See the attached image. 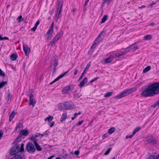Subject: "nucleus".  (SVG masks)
<instances>
[{
  "label": "nucleus",
  "mask_w": 159,
  "mask_h": 159,
  "mask_svg": "<svg viewBox=\"0 0 159 159\" xmlns=\"http://www.w3.org/2000/svg\"><path fill=\"white\" fill-rule=\"evenodd\" d=\"M112 148H109L107 151L105 153L104 155H107L109 154L110 152L111 151Z\"/></svg>",
  "instance_id": "obj_43"
},
{
  "label": "nucleus",
  "mask_w": 159,
  "mask_h": 159,
  "mask_svg": "<svg viewBox=\"0 0 159 159\" xmlns=\"http://www.w3.org/2000/svg\"><path fill=\"white\" fill-rule=\"evenodd\" d=\"M55 156L52 155L50 157H49L47 159H52L53 158L55 157Z\"/></svg>",
  "instance_id": "obj_61"
},
{
  "label": "nucleus",
  "mask_w": 159,
  "mask_h": 159,
  "mask_svg": "<svg viewBox=\"0 0 159 159\" xmlns=\"http://www.w3.org/2000/svg\"><path fill=\"white\" fill-rule=\"evenodd\" d=\"M81 94H80L79 92L75 91L74 92L73 97L74 98H80Z\"/></svg>",
  "instance_id": "obj_23"
},
{
  "label": "nucleus",
  "mask_w": 159,
  "mask_h": 159,
  "mask_svg": "<svg viewBox=\"0 0 159 159\" xmlns=\"http://www.w3.org/2000/svg\"><path fill=\"white\" fill-rule=\"evenodd\" d=\"M147 141L149 143H152L153 144H155L157 143L156 140L152 137V136H148L146 138Z\"/></svg>",
  "instance_id": "obj_11"
},
{
  "label": "nucleus",
  "mask_w": 159,
  "mask_h": 159,
  "mask_svg": "<svg viewBox=\"0 0 159 159\" xmlns=\"http://www.w3.org/2000/svg\"><path fill=\"white\" fill-rule=\"evenodd\" d=\"M79 150H77L75 151V154L76 155H78L79 154Z\"/></svg>",
  "instance_id": "obj_55"
},
{
  "label": "nucleus",
  "mask_w": 159,
  "mask_h": 159,
  "mask_svg": "<svg viewBox=\"0 0 159 159\" xmlns=\"http://www.w3.org/2000/svg\"><path fill=\"white\" fill-rule=\"evenodd\" d=\"M87 5H84L83 11L84 12H85L87 10Z\"/></svg>",
  "instance_id": "obj_49"
},
{
  "label": "nucleus",
  "mask_w": 159,
  "mask_h": 159,
  "mask_svg": "<svg viewBox=\"0 0 159 159\" xmlns=\"http://www.w3.org/2000/svg\"><path fill=\"white\" fill-rule=\"evenodd\" d=\"M140 129V127L139 126H138L136 128H135L134 130L133 133V134L134 135Z\"/></svg>",
  "instance_id": "obj_33"
},
{
  "label": "nucleus",
  "mask_w": 159,
  "mask_h": 159,
  "mask_svg": "<svg viewBox=\"0 0 159 159\" xmlns=\"http://www.w3.org/2000/svg\"><path fill=\"white\" fill-rule=\"evenodd\" d=\"M95 48V44H94L91 47L90 50L89 51V54H91L94 51Z\"/></svg>",
  "instance_id": "obj_32"
},
{
  "label": "nucleus",
  "mask_w": 159,
  "mask_h": 159,
  "mask_svg": "<svg viewBox=\"0 0 159 159\" xmlns=\"http://www.w3.org/2000/svg\"><path fill=\"white\" fill-rule=\"evenodd\" d=\"M67 117V113H64L62 114V116L61 118L60 121L61 122L64 121Z\"/></svg>",
  "instance_id": "obj_25"
},
{
  "label": "nucleus",
  "mask_w": 159,
  "mask_h": 159,
  "mask_svg": "<svg viewBox=\"0 0 159 159\" xmlns=\"http://www.w3.org/2000/svg\"><path fill=\"white\" fill-rule=\"evenodd\" d=\"M134 89H129L124 90L119 95L115 97L116 99H119L124 97L128 95L134 91Z\"/></svg>",
  "instance_id": "obj_4"
},
{
  "label": "nucleus",
  "mask_w": 159,
  "mask_h": 159,
  "mask_svg": "<svg viewBox=\"0 0 159 159\" xmlns=\"http://www.w3.org/2000/svg\"><path fill=\"white\" fill-rule=\"evenodd\" d=\"M39 23L40 21L39 20H38L35 23L34 26L37 27L38 25L39 24Z\"/></svg>",
  "instance_id": "obj_50"
},
{
  "label": "nucleus",
  "mask_w": 159,
  "mask_h": 159,
  "mask_svg": "<svg viewBox=\"0 0 159 159\" xmlns=\"http://www.w3.org/2000/svg\"><path fill=\"white\" fill-rule=\"evenodd\" d=\"M70 69L68 70L66 72H65L64 73L61 74L60 75H59L58 77H57L56 79H55L53 81H52L51 82L50 84H52L55 82H56L59 79H60V78L63 77L70 70Z\"/></svg>",
  "instance_id": "obj_12"
},
{
  "label": "nucleus",
  "mask_w": 159,
  "mask_h": 159,
  "mask_svg": "<svg viewBox=\"0 0 159 159\" xmlns=\"http://www.w3.org/2000/svg\"><path fill=\"white\" fill-rule=\"evenodd\" d=\"M107 15H104L103 16V18L102 19V21H101V23H104L107 20Z\"/></svg>",
  "instance_id": "obj_36"
},
{
  "label": "nucleus",
  "mask_w": 159,
  "mask_h": 159,
  "mask_svg": "<svg viewBox=\"0 0 159 159\" xmlns=\"http://www.w3.org/2000/svg\"><path fill=\"white\" fill-rule=\"evenodd\" d=\"M24 19H22V16H20L17 18V20L18 21V22H20L21 21H23Z\"/></svg>",
  "instance_id": "obj_38"
},
{
  "label": "nucleus",
  "mask_w": 159,
  "mask_h": 159,
  "mask_svg": "<svg viewBox=\"0 0 159 159\" xmlns=\"http://www.w3.org/2000/svg\"><path fill=\"white\" fill-rule=\"evenodd\" d=\"M61 107L66 109L70 110L74 108V105L71 102H66L61 104Z\"/></svg>",
  "instance_id": "obj_5"
},
{
  "label": "nucleus",
  "mask_w": 159,
  "mask_h": 159,
  "mask_svg": "<svg viewBox=\"0 0 159 159\" xmlns=\"http://www.w3.org/2000/svg\"><path fill=\"white\" fill-rule=\"evenodd\" d=\"M159 93V82L151 83L143 89L141 96L143 97L153 96Z\"/></svg>",
  "instance_id": "obj_1"
},
{
  "label": "nucleus",
  "mask_w": 159,
  "mask_h": 159,
  "mask_svg": "<svg viewBox=\"0 0 159 159\" xmlns=\"http://www.w3.org/2000/svg\"><path fill=\"white\" fill-rule=\"evenodd\" d=\"M63 34V32L62 31H60L57 34L56 36L52 39V40L50 42V44L51 45V46H55V43L62 36Z\"/></svg>",
  "instance_id": "obj_6"
},
{
  "label": "nucleus",
  "mask_w": 159,
  "mask_h": 159,
  "mask_svg": "<svg viewBox=\"0 0 159 159\" xmlns=\"http://www.w3.org/2000/svg\"><path fill=\"white\" fill-rule=\"evenodd\" d=\"M98 78H95L93 79L92 80H91V81H90V83H92L94 81H95L96 80H97V79H98Z\"/></svg>",
  "instance_id": "obj_59"
},
{
  "label": "nucleus",
  "mask_w": 159,
  "mask_h": 159,
  "mask_svg": "<svg viewBox=\"0 0 159 159\" xmlns=\"http://www.w3.org/2000/svg\"><path fill=\"white\" fill-rule=\"evenodd\" d=\"M54 23L52 22L51 26L49 27V29L53 30Z\"/></svg>",
  "instance_id": "obj_48"
},
{
  "label": "nucleus",
  "mask_w": 159,
  "mask_h": 159,
  "mask_svg": "<svg viewBox=\"0 0 159 159\" xmlns=\"http://www.w3.org/2000/svg\"><path fill=\"white\" fill-rule=\"evenodd\" d=\"M134 135V134H133V133L131 135H127L126 136V138L127 139H128V138H131Z\"/></svg>",
  "instance_id": "obj_51"
},
{
  "label": "nucleus",
  "mask_w": 159,
  "mask_h": 159,
  "mask_svg": "<svg viewBox=\"0 0 159 159\" xmlns=\"http://www.w3.org/2000/svg\"><path fill=\"white\" fill-rule=\"evenodd\" d=\"M117 57L116 55H111L109 57L106 59L105 60V62L106 63H109L112 61L114 58H116Z\"/></svg>",
  "instance_id": "obj_15"
},
{
  "label": "nucleus",
  "mask_w": 159,
  "mask_h": 159,
  "mask_svg": "<svg viewBox=\"0 0 159 159\" xmlns=\"http://www.w3.org/2000/svg\"><path fill=\"white\" fill-rule=\"evenodd\" d=\"M115 129L114 128L112 127L111 128H110L109 129L108 131V132L109 134H111L115 131Z\"/></svg>",
  "instance_id": "obj_35"
},
{
  "label": "nucleus",
  "mask_w": 159,
  "mask_h": 159,
  "mask_svg": "<svg viewBox=\"0 0 159 159\" xmlns=\"http://www.w3.org/2000/svg\"><path fill=\"white\" fill-rule=\"evenodd\" d=\"M131 49L133 51H135L136 50L138 49L139 48L138 46L135 45V44H133L130 46Z\"/></svg>",
  "instance_id": "obj_22"
},
{
  "label": "nucleus",
  "mask_w": 159,
  "mask_h": 159,
  "mask_svg": "<svg viewBox=\"0 0 159 159\" xmlns=\"http://www.w3.org/2000/svg\"><path fill=\"white\" fill-rule=\"evenodd\" d=\"M102 34V32L101 33L98 35L97 38L96 39L94 42V44H96L99 43L102 41V38L101 37V35Z\"/></svg>",
  "instance_id": "obj_16"
},
{
  "label": "nucleus",
  "mask_w": 159,
  "mask_h": 159,
  "mask_svg": "<svg viewBox=\"0 0 159 159\" xmlns=\"http://www.w3.org/2000/svg\"><path fill=\"white\" fill-rule=\"evenodd\" d=\"M58 65V62L57 61L55 60V62L54 63V66L56 67Z\"/></svg>",
  "instance_id": "obj_53"
},
{
  "label": "nucleus",
  "mask_w": 159,
  "mask_h": 159,
  "mask_svg": "<svg viewBox=\"0 0 159 159\" xmlns=\"http://www.w3.org/2000/svg\"><path fill=\"white\" fill-rule=\"evenodd\" d=\"M83 120L79 121L78 122V123L77 124V125L78 126V125H80L83 123Z\"/></svg>",
  "instance_id": "obj_57"
},
{
  "label": "nucleus",
  "mask_w": 159,
  "mask_h": 159,
  "mask_svg": "<svg viewBox=\"0 0 159 159\" xmlns=\"http://www.w3.org/2000/svg\"><path fill=\"white\" fill-rule=\"evenodd\" d=\"M24 143H21L20 147L19 144H16L13 146L11 149L10 153L12 155H16L20 152H23L24 151Z\"/></svg>",
  "instance_id": "obj_2"
},
{
  "label": "nucleus",
  "mask_w": 159,
  "mask_h": 159,
  "mask_svg": "<svg viewBox=\"0 0 159 159\" xmlns=\"http://www.w3.org/2000/svg\"><path fill=\"white\" fill-rule=\"evenodd\" d=\"M17 58L16 54H12L11 56V59L12 61L15 60Z\"/></svg>",
  "instance_id": "obj_29"
},
{
  "label": "nucleus",
  "mask_w": 159,
  "mask_h": 159,
  "mask_svg": "<svg viewBox=\"0 0 159 159\" xmlns=\"http://www.w3.org/2000/svg\"><path fill=\"white\" fill-rule=\"evenodd\" d=\"M34 145L35 146L37 150L39 151H41L42 150V148L40 147L39 145L37 143H35V144H34Z\"/></svg>",
  "instance_id": "obj_30"
},
{
  "label": "nucleus",
  "mask_w": 159,
  "mask_h": 159,
  "mask_svg": "<svg viewBox=\"0 0 159 159\" xmlns=\"http://www.w3.org/2000/svg\"><path fill=\"white\" fill-rule=\"evenodd\" d=\"M0 75L2 76L3 77H4L5 76V73L4 72H3L0 69Z\"/></svg>",
  "instance_id": "obj_42"
},
{
  "label": "nucleus",
  "mask_w": 159,
  "mask_h": 159,
  "mask_svg": "<svg viewBox=\"0 0 159 159\" xmlns=\"http://www.w3.org/2000/svg\"><path fill=\"white\" fill-rule=\"evenodd\" d=\"M36 103V101L34 98V96L31 94L30 96L29 105H32L33 107H34Z\"/></svg>",
  "instance_id": "obj_10"
},
{
  "label": "nucleus",
  "mask_w": 159,
  "mask_h": 159,
  "mask_svg": "<svg viewBox=\"0 0 159 159\" xmlns=\"http://www.w3.org/2000/svg\"><path fill=\"white\" fill-rule=\"evenodd\" d=\"M40 135H41L42 137H43L44 135V134H37L35 136L34 135L31 136L30 139L32 142H34V144H35V143H37V141L38 140L36 139L37 137L39 136Z\"/></svg>",
  "instance_id": "obj_8"
},
{
  "label": "nucleus",
  "mask_w": 159,
  "mask_h": 159,
  "mask_svg": "<svg viewBox=\"0 0 159 159\" xmlns=\"http://www.w3.org/2000/svg\"><path fill=\"white\" fill-rule=\"evenodd\" d=\"M87 77H85L79 84V87L80 88L82 87L87 82Z\"/></svg>",
  "instance_id": "obj_17"
},
{
  "label": "nucleus",
  "mask_w": 159,
  "mask_h": 159,
  "mask_svg": "<svg viewBox=\"0 0 159 159\" xmlns=\"http://www.w3.org/2000/svg\"><path fill=\"white\" fill-rule=\"evenodd\" d=\"M107 136H108V134L107 133V134H104L103 135V137L104 138L107 137Z\"/></svg>",
  "instance_id": "obj_63"
},
{
  "label": "nucleus",
  "mask_w": 159,
  "mask_h": 159,
  "mask_svg": "<svg viewBox=\"0 0 159 159\" xmlns=\"http://www.w3.org/2000/svg\"><path fill=\"white\" fill-rule=\"evenodd\" d=\"M16 114V113L14 111L11 112L9 116V120L10 121H11L12 120Z\"/></svg>",
  "instance_id": "obj_26"
},
{
  "label": "nucleus",
  "mask_w": 159,
  "mask_h": 159,
  "mask_svg": "<svg viewBox=\"0 0 159 159\" xmlns=\"http://www.w3.org/2000/svg\"><path fill=\"white\" fill-rule=\"evenodd\" d=\"M7 83V82L6 81H2L0 83V89L2 88Z\"/></svg>",
  "instance_id": "obj_39"
},
{
  "label": "nucleus",
  "mask_w": 159,
  "mask_h": 159,
  "mask_svg": "<svg viewBox=\"0 0 159 159\" xmlns=\"http://www.w3.org/2000/svg\"><path fill=\"white\" fill-rule=\"evenodd\" d=\"M113 93L112 92L107 93L104 95V97L106 98L110 97L112 95Z\"/></svg>",
  "instance_id": "obj_37"
},
{
  "label": "nucleus",
  "mask_w": 159,
  "mask_h": 159,
  "mask_svg": "<svg viewBox=\"0 0 159 159\" xmlns=\"http://www.w3.org/2000/svg\"><path fill=\"white\" fill-rule=\"evenodd\" d=\"M151 67L150 66H148L144 68L143 71V73H146L149 71L151 69Z\"/></svg>",
  "instance_id": "obj_34"
},
{
  "label": "nucleus",
  "mask_w": 159,
  "mask_h": 159,
  "mask_svg": "<svg viewBox=\"0 0 159 159\" xmlns=\"http://www.w3.org/2000/svg\"><path fill=\"white\" fill-rule=\"evenodd\" d=\"M10 159H22V158L21 155H16Z\"/></svg>",
  "instance_id": "obj_31"
},
{
  "label": "nucleus",
  "mask_w": 159,
  "mask_h": 159,
  "mask_svg": "<svg viewBox=\"0 0 159 159\" xmlns=\"http://www.w3.org/2000/svg\"><path fill=\"white\" fill-rule=\"evenodd\" d=\"M157 106H158V107H159V99L156 102L155 104L153 105L152 106L154 108H155Z\"/></svg>",
  "instance_id": "obj_41"
},
{
  "label": "nucleus",
  "mask_w": 159,
  "mask_h": 159,
  "mask_svg": "<svg viewBox=\"0 0 159 159\" xmlns=\"http://www.w3.org/2000/svg\"><path fill=\"white\" fill-rule=\"evenodd\" d=\"M86 74V72H84L83 71V72L82 73L81 76L79 78V80H81L83 77L84 75Z\"/></svg>",
  "instance_id": "obj_47"
},
{
  "label": "nucleus",
  "mask_w": 159,
  "mask_h": 159,
  "mask_svg": "<svg viewBox=\"0 0 159 159\" xmlns=\"http://www.w3.org/2000/svg\"><path fill=\"white\" fill-rule=\"evenodd\" d=\"M111 1V0H104L102 2V4H105L107 3V4H108Z\"/></svg>",
  "instance_id": "obj_45"
},
{
  "label": "nucleus",
  "mask_w": 159,
  "mask_h": 159,
  "mask_svg": "<svg viewBox=\"0 0 159 159\" xmlns=\"http://www.w3.org/2000/svg\"><path fill=\"white\" fill-rule=\"evenodd\" d=\"M63 6V0H57V10L56 12V18L55 20L57 21L58 19L61 16V11L62 7Z\"/></svg>",
  "instance_id": "obj_3"
},
{
  "label": "nucleus",
  "mask_w": 159,
  "mask_h": 159,
  "mask_svg": "<svg viewBox=\"0 0 159 159\" xmlns=\"http://www.w3.org/2000/svg\"><path fill=\"white\" fill-rule=\"evenodd\" d=\"M152 38V36L150 34L145 35L143 37V39L145 41L151 40Z\"/></svg>",
  "instance_id": "obj_21"
},
{
  "label": "nucleus",
  "mask_w": 159,
  "mask_h": 159,
  "mask_svg": "<svg viewBox=\"0 0 159 159\" xmlns=\"http://www.w3.org/2000/svg\"><path fill=\"white\" fill-rule=\"evenodd\" d=\"M146 159H159V155H152L149 156Z\"/></svg>",
  "instance_id": "obj_18"
},
{
  "label": "nucleus",
  "mask_w": 159,
  "mask_h": 159,
  "mask_svg": "<svg viewBox=\"0 0 159 159\" xmlns=\"http://www.w3.org/2000/svg\"><path fill=\"white\" fill-rule=\"evenodd\" d=\"M53 116H49L47 117L45 119V121H48V122H50L53 119Z\"/></svg>",
  "instance_id": "obj_27"
},
{
  "label": "nucleus",
  "mask_w": 159,
  "mask_h": 159,
  "mask_svg": "<svg viewBox=\"0 0 159 159\" xmlns=\"http://www.w3.org/2000/svg\"><path fill=\"white\" fill-rule=\"evenodd\" d=\"M28 133L29 131L27 130L23 129L21 130L20 134L21 136L22 135H23L24 136H26L28 134Z\"/></svg>",
  "instance_id": "obj_19"
},
{
  "label": "nucleus",
  "mask_w": 159,
  "mask_h": 159,
  "mask_svg": "<svg viewBox=\"0 0 159 159\" xmlns=\"http://www.w3.org/2000/svg\"><path fill=\"white\" fill-rule=\"evenodd\" d=\"M131 50L130 47L129 46V47L126 48L125 49H124V50L125 51V53H126L127 52H129Z\"/></svg>",
  "instance_id": "obj_46"
},
{
  "label": "nucleus",
  "mask_w": 159,
  "mask_h": 159,
  "mask_svg": "<svg viewBox=\"0 0 159 159\" xmlns=\"http://www.w3.org/2000/svg\"><path fill=\"white\" fill-rule=\"evenodd\" d=\"M156 2H152V3L150 4V5L152 6L153 5H155L156 4Z\"/></svg>",
  "instance_id": "obj_62"
},
{
  "label": "nucleus",
  "mask_w": 159,
  "mask_h": 159,
  "mask_svg": "<svg viewBox=\"0 0 159 159\" xmlns=\"http://www.w3.org/2000/svg\"><path fill=\"white\" fill-rule=\"evenodd\" d=\"M37 28V27L34 26L31 29V30L35 31L36 30Z\"/></svg>",
  "instance_id": "obj_56"
},
{
  "label": "nucleus",
  "mask_w": 159,
  "mask_h": 159,
  "mask_svg": "<svg viewBox=\"0 0 159 159\" xmlns=\"http://www.w3.org/2000/svg\"><path fill=\"white\" fill-rule=\"evenodd\" d=\"M26 150L30 153H34L35 151L34 145L31 143L29 142L26 145Z\"/></svg>",
  "instance_id": "obj_7"
},
{
  "label": "nucleus",
  "mask_w": 159,
  "mask_h": 159,
  "mask_svg": "<svg viewBox=\"0 0 159 159\" xmlns=\"http://www.w3.org/2000/svg\"><path fill=\"white\" fill-rule=\"evenodd\" d=\"M9 38L7 37H3L1 35H0V40H8Z\"/></svg>",
  "instance_id": "obj_40"
},
{
  "label": "nucleus",
  "mask_w": 159,
  "mask_h": 159,
  "mask_svg": "<svg viewBox=\"0 0 159 159\" xmlns=\"http://www.w3.org/2000/svg\"><path fill=\"white\" fill-rule=\"evenodd\" d=\"M91 64V62L90 61L89 62L87 65L86 67L85 68L83 71L86 73V72L88 71V70Z\"/></svg>",
  "instance_id": "obj_28"
},
{
  "label": "nucleus",
  "mask_w": 159,
  "mask_h": 159,
  "mask_svg": "<svg viewBox=\"0 0 159 159\" xmlns=\"http://www.w3.org/2000/svg\"><path fill=\"white\" fill-rule=\"evenodd\" d=\"M125 53H126L125 51L123 50V51H121V52L118 54V56H117V57L118 58H122L123 57V55Z\"/></svg>",
  "instance_id": "obj_24"
},
{
  "label": "nucleus",
  "mask_w": 159,
  "mask_h": 159,
  "mask_svg": "<svg viewBox=\"0 0 159 159\" xmlns=\"http://www.w3.org/2000/svg\"><path fill=\"white\" fill-rule=\"evenodd\" d=\"M72 86L69 85L66 86L64 87L62 90V93L63 94H65L69 92V91H72L73 89Z\"/></svg>",
  "instance_id": "obj_9"
},
{
  "label": "nucleus",
  "mask_w": 159,
  "mask_h": 159,
  "mask_svg": "<svg viewBox=\"0 0 159 159\" xmlns=\"http://www.w3.org/2000/svg\"><path fill=\"white\" fill-rule=\"evenodd\" d=\"M23 48L25 55H28L30 52V49L28 46L27 45H23Z\"/></svg>",
  "instance_id": "obj_14"
},
{
  "label": "nucleus",
  "mask_w": 159,
  "mask_h": 159,
  "mask_svg": "<svg viewBox=\"0 0 159 159\" xmlns=\"http://www.w3.org/2000/svg\"><path fill=\"white\" fill-rule=\"evenodd\" d=\"M21 139L22 136L20 134H19L14 141V143L16 144H18L17 143L21 141Z\"/></svg>",
  "instance_id": "obj_20"
},
{
  "label": "nucleus",
  "mask_w": 159,
  "mask_h": 159,
  "mask_svg": "<svg viewBox=\"0 0 159 159\" xmlns=\"http://www.w3.org/2000/svg\"><path fill=\"white\" fill-rule=\"evenodd\" d=\"M89 0H86V1L85 2L84 5H87V4L88 2H89Z\"/></svg>",
  "instance_id": "obj_64"
},
{
  "label": "nucleus",
  "mask_w": 159,
  "mask_h": 159,
  "mask_svg": "<svg viewBox=\"0 0 159 159\" xmlns=\"http://www.w3.org/2000/svg\"><path fill=\"white\" fill-rule=\"evenodd\" d=\"M81 114L80 112H79L78 113H75L74 114V116L75 117H76L77 115H80Z\"/></svg>",
  "instance_id": "obj_58"
},
{
  "label": "nucleus",
  "mask_w": 159,
  "mask_h": 159,
  "mask_svg": "<svg viewBox=\"0 0 159 159\" xmlns=\"http://www.w3.org/2000/svg\"><path fill=\"white\" fill-rule=\"evenodd\" d=\"M55 124V122L54 121L50 123L49 124V126L50 127H52Z\"/></svg>",
  "instance_id": "obj_52"
},
{
  "label": "nucleus",
  "mask_w": 159,
  "mask_h": 159,
  "mask_svg": "<svg viewBox=\"0 0 159 159\" xmlns=\"http://www.w3.org/2000/svg\"><path fill=\"white\" fill-rule=\"evenodd\" d=\"M3 133L2 132V131L1 130L0 131V139L3 136Z\"/></svg>",
  "instance_id": "obj_54"
},
{
  "label": "nucleus",
  "mask_w": 159,
  "mask_h": 159,
  "mask_svg": "<svg viewBox=\"0 0 159 159\" xmlns=\"http://www.w3.org/2000/svg\"><path fill=\"white\" fill-rule=\"evenodd\" d=\"M22 125L20 123H19L17 125L16 127V130L18 128H20L22 127Z\"/></svg>",
  "instance_id": "obj_44"
},
{
  "label": "nucleus",
  "mask_w": 159,
  "mask_h": 159,
  "mask_svg": "<svg viewBox=\"0 0 159 159\" xmlns=\"http://www.w3.org/2000/svg\"><path fill=\"white\" fill-rule=\"evenodd\" d=\"M78 72V70L77 69H75V71L74 72V75H76Z\"/></svg>",
  "instance_id": "obj_60"
},
{
  "label": "nucleus",
  "mask_w": 159,
  "mask_h": 159,
  "mask_svg": "<svg viewBox=\"0 0 159 159\" xmlns=\"http://www.w3.org/2000/svg\"><path fill=\"white\" fill-rule=\"evenodd\" d=\"M54 32V30L48 29L46 33V35L47 37V40H49L51 39L53 36V34Z\"/></svg>",
  "instance_id": "obj_13"
}]
</instances>
